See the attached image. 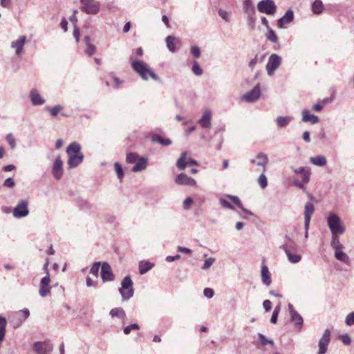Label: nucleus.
I'll return each instance as SVG.
<instances>
[{
  "label": "nucleus",
  "mask_w": 354,
  "mask_h": 354,
  "mask_svg": "<svg viewBox=\"0 0 354 354\" xmlns=\"http://www.w3.org/2000/svg\"><path fill=\"white\" fill-rule=\"evenodd\" d=\"M28 205V203L27 201H19L12 210L13 216L16 218H21L27 216L29 214Z\"/></svg>",
  "instance_id": "nucleus-9"
},
{
  "label": "nucleus",
  "mask_w": 354,
  "mask_h": 354,
  "mask_svg": "<svg viewBox=\"0 0 354 354\" xmlns=\"http://www.w3.org/2000/svg\"><path fill=\"white\" fill-rule=\"evenodd\" d=\"M114 167H115V170L117 173L118 178L120 180L122 179L123 176H124V173H123V170H122L121 165L118 162H116L114 164Z\"/></svg>",
  "instance_id": "nucleus-48"
},
{
  "label": "nucleus",
  "mask_w": 354,
  "mask_h": 354,
  "mask_svg": "<svg viewBox=\"0 0 354 354\" xmlns=\"http://www.w3.org/2000/svg\"><path fill=\"white\" fill-rule=\"evenodd\" d=\"M82 4L81 10L87 15H95L100 10L101 4L95 0H80Z\"/></svg>",
  "instance_id": "nucleus-5"
},
{
  "label": "nucleus",
  "mask_w": 354,
  "mask_h": 354,
  "mask_svg": "<svg viewBox=\"0 0 354 354\" xmlns=\"http://www.w3.org/2000/svg\"><path fill=\"white\" fill-rule=\"evenodd\" d=\"M327 225L332 234H342L345 232V226L339 216L330 212L327 218Z\"/></svg>",
  "instance_id": "nucleus-3"
},
{
  "label": "nucleus",
  "mask_w": 354,
  "mask_h": 354,
  "mask_svg": "<svg viewBox=\"0 0 354 354\" xmlns=\"http://www.w3.org/2000/svg\"><path fill=\"white\" fill-rule=\"evenodd\" d=\"M294 19V12L291 9L286 11L284 15L277 20V26L283 28L286 25L290 24Z\"/></svg>",
  "instance_id": "nucleus-17"
},
{
  "label": "nucleus",
  "mask_w": 354,
  "mask_h": 354,
  "mask_svg": "<svg viewBox=\"0 0 354 354\" xmlns=\"http://www.w3.org/2000/svg\"><path fill=\"white\" fill-rule=\"evenodd\" d=\"M6 140L12 149H14L16 147V141L12 134L7 135Z\"/></svg>",
  "instance_id": "nucleus-57"
},
{
  "label": "nucleus",
  "mask_w": 354,
  "mask_h": 354,
  "mask_svg": "<svg viewBox=\"0 0 354 354\" xmlns=\"http://www.w3.org/2000/svg\"><path fill=\"white\" fill-rule=\"evenodd\" d=\"M101 277L103 281H111L114 280V275L113 274L110 265L104 262L101 268Z\"/></svg>",
  "instance_id": "nucleus-16"
},
{
  "label": "nucleus",
  "mask_w": 354,
  "mask_h": 354,
  "mask_svg": "<svg viewBox=\"0 0 354 354\" xmlns=\"http://www.w3.org/2000/svg\"><path fill=\"white\" fill-rule=\"evenodd\" d=\"M310 174H311V171H310V169L309 167H307L305 170L304 172H303L301 174V180L304 182V183H308L309 181H310Z\"/></svg>",
  "instance_id": "nucleus-46"
},
{
  "label": "nucleus",
  "mask_w": 354,
  "mask_h": 354,
  "mask_svg": "<svg viewBox=\"0 0 354 354\" xmlns=\"http://www.w3.org/2000/svg\"><path fill=\"white\" fill-rule=\"evenodd\" d=\"M215 261H216V259L214 257H209V258L207 259L205 261L203 266L201 267V269L203 270H208L214 264V263Z\"/></svg>",
  "instance_id": "nucleus-44"
},
{
  "label": "nucleus",
  "mask_w": 354,
  "mask_h": 354,
  "mask_svg": "<svg viewBox=\"0 0 354 354\" xmlns=\"http://www.w3.org/2000/svg\"><path fill=\"white\" fill-rule=\"evenodd\" d=\"M311 7L313 12L315 15H319L323 11V3L321 0H315Z\"/></svg>",
  "instance_id": "nucleus-37"
},
{
  "label": "nucleus",
  "mask_w": 354,
  "mask_h": 354,
  "mask_svg": "<svg viewBox=\"0 0 354 354\" xmlns=\"http://www.w3.org/2000/svg\"><path fill=\"white\" fill-rule=\"evenodd\" d=\"M285 252L290 263L295 264L301 260V255L298 252L297 246L293 247L292 244H283L281 247Z\"/></svg>",
  "instance_id": "nucleus-6"
},
{
  "label": "nucleus",
  "mask_w": 354,
  "mask_h": 354,
  "mask_svg": "<svg viewBox=\"0 0 354 354\" xmlns=\"http://www.w3.org/2000/svg\"><path fill=\"white\" fill-rule=\"evenodd\" d=\"M139 329H140V326L138 324H130V325L124 327L123 332L125 335H129V334H130L131 330H138Z\"/></svg>",
  "instance_id": "nucleus-45"
},
{
  "label": "nucleus",
  "mask_w": 354,
  "mask_h": 354,
  "mask_svg": "<svg viewBox=\"0 0 354 354\" xmlns=\"http://www.w3.org/2000/svg\"><path fill=\"white\" fill-rule=\"evenodd\" d=\"M339 234H332L330 246L334 249V252L340 249H343L344 246L339 240Z\"/></svg>",
  "instance_id": "nucleus-34"
},
{
  "label": "nucleus",
  "mask_w": 354,
  "mask_h": 354,
  "mask_svg": "<svg viewBox=\"0 0 354 354\" xmlns=\"http://www.w3.org/2000/svg\"><path fill=\"white\" fill-rule=\"evenodd\" d=\"M288 310L290 315L291 322L295 324L299 330H301L304 324L303 317L294 309V307L291 304H288Z\"/></svg>",
  "instance_id": "nucleus-14"
},
{
  "label": "nucleus",
  "mask_w": 354,
  "mask_h": 354,
  "mask_svg": "<svg viewBox=\"0 0 354 354\" xmlns=\"http://www.w3.org/2000/svg\"><path fill=\"white\" fill-rule=\"evenodd\" d=\"M301 113L304 122H310L312 124H315L319 122V118L314 114L310 113L307 109H304Z\"/></svg>",
  "instance_id": "nucleus-21"
},
{
  "label": "nucleus",
  "mask_w": 354,
  "mask_h": 354,
  "mask_svg": "<svg viewBox=\"0 0 354 354\" xmlns=\"http://www.w3.org/2000/svg\"><path fill=\"white\" fill-rule=\"evenodd\" d=\"M26 41V37L25 35H21L17 39L11 42L10 47L15 50L17 55H19L22 52Z\"/></svg>",
  "instance_id": "nucleus-18"
},
{
  "label": "nucleus",
  "mask_w": 354,
  "mask_h": 354,
  "mask_svg": "<svg viewBox=\"0 0 354 354\" xmlns=\"http://www.w3.org/2000/svg\"><path fill=\"white\" fill-rule=\"evenodd\" d=\"M50 282V278L49 275V272H47V274L44 277L40 282V286H49Z\"/></svg>",
  "instance_id": "nucleus-56"
},
{
  "label": "nucleus",
  "mask_w": 354,
  "mask_h": 354,
  "mask_svg": "<svg viewBox=\"0 0 354 354\" xmlns=\"http://www.w3.org/2000/svg\"><path fill=\"white\" fill-rule=\"evenodd\" d=\"M133 283L129 275L126 276L121 282V287L119 288V292L123 301H128L133 297L134 290L133 288Z\"/></svg>",
  "instance_id": "nucleus-4"
},
{
  "label": "nucleus",
  "mask_w": 354,
  "mask_h": 354,
  "mask_svg": "<svg viewBox=\"0 0 354 354\" xmlns=\"http://www.w3.org/2000/svg\"><path fill=\"white\" fill-rule=\"evenodd\" d=\"M203 294L207 298L211 299L214 297V292L212 288H205L203 290Z\"/></svg>",
  "instance_id": "nucleus-61"
},
{
  "label": "nucleus",
  "mask_w": 354,
  "mask_h": 354,
  "mask_svg": "<svg viewBox=\"0 0 354 354\" xmlns=\"http://www.w3.org/2000/svg\"><path fill=\"white\" fill-rule=\"evenodd\" d=\"M63 165L64 164L60 156H57L55 160L52 168V174L53 177L57 180H60L62 178L64 173Z\"/></svg>",
  "instance_id": "nucleus-13"
},
{
  "label": "nucleus",
  "mask_w": 354,
  "mask_h": 354,
  "mask_svg": "<svg viewBox=\"0 0 354 354\" xmlns=\"http://www.w3.org/2000/svg\"><path fill=\"white\" fill-rule=\"evenodd\" d=\"M153 266L154 264L149 261H141L139 263V272L141 274H144L153 268Z\"/></svg>",
  "instance_id": "nucleus-33"
},
{
  "label": "nucleus",
  "mask_w": 354,
  "mask_h": 354,
  "mask_svg": "<svg viewBox=\"0 0 354 354\" xmlns=\"http://www.w3.org/2000/svg\"><path fill=\"white\" fill-rule=\"evenodd\" d=\"M315 211V207L313 203L308 202L305 205L304 209V223L308 225V223L310 222L311 216Z\"/></svg>",
  "instance_id": "nucleus-27"
},
{
  "label": "nucleus",
  "mask_w": 354,
  "mask_h": 354,
  "mask_svg": "<svg viewBox=\"0 0 354 354\" xmlns=\"http://www.w3.org/2000/svg\"><path fill=\"white\" fill-rule=\"evenodd\" d=\"M258 183L262 189H265L268 186L267 177L263 171L258 178Z\"/></svg>",
  "instance_id": "nucleus-41"
},
{
  "label": "nucleus",
  "mask_w": 354,
  "mask_h": 354,
  "mask_svg": "<svg viewBox=\"0 0 354 354\" xmlns=\"http://www.w3.org/2000/svg\"><path fill=\"white\" fill-rule=\"evenodd\" d=\"M243 12L245 14L246 17L255 15L256 14L254 7L243 8Z\"/></svg>",
  "instance_id": "nucleus-59"
},
{
  "label": "nucleus",
  "mask_w": 354,
  "mask_h": 354,
  "mask_svg": "<svg viewBox=\"0 0 354 354\" xmlns=\"http://www.w3.org/2000/svg\"><path fill=\"white\" fill-rule=\"evenodd\" d=\"M330 330L326 329L318 342L319 350L317 354H326L330 340Z\"/></svg>",
  "instance_id": "nucleus-10"
},
{
  "label": "nucleus",
  "mask_w": 354,
  "mask_h": 354,
  "mask_svg": "<svg viewBox=\"0 0 354 354\" xmlns=\"http://www.w3.org/2000/svg\"><path fill=\"white\" fill-rule=\"evenodd\" d=\"M51 288L50 286H40L39 293L42 297H46L50 292Z\"/></svg>",
  "instance_id": "nucleus-49"
},
{
  "label": "nucleus",
  "mask_w": 354,
  "mask_h": 354,
  "mask_svg": "<svg viewBox=\"0 0 354 354\" xmlns=\"http://www.w3.org/2000/svg\"><path fill=\"white\" fill-rule=\"evenodd\" d=\"M109 315L111 317H119L121 319H124L126 317V313L123 308L118 307L114 308L110 310Z\"/></svg>",
  "instance_id": "nucleus-36"
},
{
  "label": "nucleus",
  "mask_w": 354,
  "mask_h": 354,
  "mask_svg": "<svg viewBox=\"0 0 354 354\" xmlns=\"http://www.w3.org/2000/svg\"><path fill=\"white\" fill-rule=\"evenodd\" d=\"M345 324L349 326L354 324V311L346 315L345 318Z\"/></svg>",
  "instance_id": "nucleus-52"
},
{
  "label": "nucleus",
  "mask_w": 354,
  "mask_h": 354,
  "mask_svg": "<svg viewBox=\"0 0 354 354\" xmlns=\"http://www.w3.org/2000/svg\"><path fill=\"white\" fill-rule=\"evenodd\" d=\"M190 53L193 55V56L196 58H199L201 57V53L198 46L194 45L191 47Z\"/></svg>",
  "instance_id": "nucleus-53"
},
{
  "label": "nucleus",
  "mask_w": 354,
  "mask_h": 354,
  "mask_svg": "<svg viewBox=\"0 0 354 354\" xmlns=\"http://www.w3.org/2000/svg\"><path fill=\"white\" fill-rule=\"evenodd\" d=\"M306 184H307V183H304L302 180H295L292 183V185L295 187H297L303 190H306V187H305Z\"/></svg>",
  "instance_id": "nucleus-62"
},
{
  "label": "nucleus",
  "mask_w": 354,
  "mask_h": 354,
  "mask_svg": "<svg viewBox=\"0 0 354 354\" xmlns=\"http://www.w3.org/2000/svg\"><path fill=\"white\" fill-rule=\"evenodd\" d=\"M131 67L145 81L149 80V76L153 80H158V76L151 70L150 66L144 61L135 59L131 62Z\"/></svg>",
  "instance_id": "nucleus-2"
},
{
  "label": "nucleus",
  "mask_w": 354,
  "mask_h": 354,
  "mask_svg": "<svg viewBox=\"0 0 354 354\" xmlns=\"http://www.w3.org/2000/svg\"><path fill=\"white\" fill-rule=\"evenodd\" d=\"M225 197L230 199L231 201L234 204H235L238 207H239L243 212H245L248 215H250V216L253 215V213L251 211L244 208L241 200L239 199V198L238 196H234V195H230V194H226Z\"/></svg>",
  "instance_id": "nucleus-25"
},
{
  "label": "nucleus",
  "mask_w": 354,
  "mask_h": 354,
  "mask_svg": "<svg viewBox=\"0 0 354 354\" xmlns=\"http://www.w3.org/2000/svg\"><path fill=\"white\" fill-rule=\"evenodd\" d=\"M334 256L337 260L345 263L347 266L351 265V259L347 254L343 252L342 249L334 252Z\"/></svg>",
  "instance_id": "nucleus-23"
},
{
  "label": "nucleus",
  "mask_w": 354,
  "mask_h": 354,
  "mask_svg": "<svg viewBox=\"0 0 354 354\" xmlns=\"http://www.w3.org/2000/svg\"><path fill=\"white\" fill-rule=\"evenodd\" d=\"M261 275L263 283L266 286H269L272 282L271 274L270 273L268 268L266 265H263L261 266Z\"/></svg>",
  "instance_id": "nucleus-24"
},
{
  "label": "nucleus",
  "mask_w": 354,
  "mask_h": 354,
  "mask_svg": "<svg viewBox=\"0 0 354 354\" xmlns=\"http://www.w3.org/2000/svg\"><path fill=\"white\" fill-rule=\"evenodd\" d=\"M53 346L49 342H35L33 344V350L37 354H49L53 351Z\"/></svg>",
  "instance_id": "nucleus-11"
},
{
  "label": "nucleus",
  "mask_w": 354,
  "mask_h": 354,
  "mask_svg": "<svg viewBox=\"0 0 354 354\" xmlns=\"http://www.w3.org/2000/svg\"><path fill=\"white\" fill-rule=\"evenodd\" d=\"M259 343L261 346H266L267 344H270V346L274 345V342L272 339H268L265 335L262 333H258Z\"/></svg>",
  "instance_id": "nucleus-38"
},
{
  "label": "nucleus",
  "mask_w": 354,
  "mask_h": 354,
  "mask_svg": "<svg viewBox=\"0 0 354 354\" xmlns=\"http://www.w3.org/2000/svg\"><path fill=\"white\" fill-rule=\"evenodd\" d=\"M187 156V151H184V152L182 153L181 156L180 157V158H178V160H177L176 167L180 170L185 169V167L187 165V162H186Z\"/></svg>",
  "instance_id": "nucleus-35"
},
{
  "label": "nucleus",
  "mask_w": 354,
  "mask_h": 354,
  "mask_svg": "<svg viewBox=\"0 0 354 354\" xmlns=\"http://www.w3.org/2000/svg\"><path fill=\"white\" fill-rule=\"evenodd\" d=\"M339 339L342 341V342L346 346H348L351 344V338L348 334L342 335L339 337Z\"/></svg>",
  "instance_id": "nucleus-54"
},
{
  "label": "nucleus",
  "mask_w": 354,
  "mask_h": 354,
  "mask_svg": "<svg viewBox=\"0 0 354 354\" xmlns=\"http://www.w3.org/2000/svg\"><path fill=\"white\" fill-rule=\"evenodd\" d=\"M148 158L146 157H140L138 160L135 163L131 170L133 172H139L145 170L147 168Z\"/></svg>",
  "instance_id": "nucleus-22"
},
{
  "label": "nucleus",
  "mask_w": 354,
  "mask_h": 354,
  "mask_svg": "<svg viewBox=\"0 0 354 354\" xmlns=\"http://www.w3.org/2000/svg\"><path fill=\"white\" fill-rule=\"evenodd\" d=\"M257 158L259 161L257 162V165L263 167V172L265 173L266 171V165L268 162V157L264 153H259L257 155Z\"/></svg>",
  "instance_id": "nucleus-29"
},
{
  "label": "nucleus",
  "mask_w": 354,
  "mask_h": 354,
  "mask_svg": "<svg viewBox=\"0 0 354 354\" xmlns=\"http://www.w3.org/2000/svg\"><path fill=\"white\" fill-rule=\"evenodd\" d=\"M266 38L268 40L272 43H277L278 41V37L276 35L275 32L271 28L268 29V32L266 34Z\"/></svg>",
  "instance_id": "nucleus-40"
},
{
  "label": "nucleus",
  "mask_w": 354,
  "mask_h": 354,
  "mask_svg": "<svg viewBox=\"0 0 354 354\" xmlns=\"http://www.w3.org/2000/svg\"><path fill=\"white\" fill-rule=\"evenodd\" d=\"M15 180L12 178H8L3 182V186L6 187L12 188L13 187H15Z\"/></svg>",
  "instance_id": "nucleus-58"
},
{
  "label": "nucleus",
  "mask_w": 354,
  "mask_h": 354,
  "mask_svg": "<svg viewBox=\"0 0 354 354\" xmlns=\"http://www.w3.org/2000/svg\"><path fill=\"white\" fill-rule=\"evenodd\" d=\"M219 203L223 207L232 210L234 209V206L225 198H220Z\"/></svg>",
  "instance_id": "nucleus-47"
},
{
  "label": "nucleus",
  "mask_w": 354,
  "mask_h": 354,
  "mask_svg": "<svg viewBox=\"0 0 354 354\" xmlns=\"http://www.w3.org/2000/svg\"><path fill=\"white\" fill-rule=\"evenodd\" d=\"M140 158L136 153H128L127 154V162L128 163H136Z\"/></svg>",
  "instance_id": "nucleus-42"
},
{
  "label": "nucleus",
  "mask_w": 354,
  "mask_h": 354,
  "mask_svg": "<svg viewBox=\"0 0 354 354\" xmlns=\"http://www.w3.org/2000/svg\"><path fill=\"white\" fill-rule=\"evenodd\" d=\"M310 162L314 165L324 167L326 165L327 160L324 155H319L310 158Z\"/></svg>",
  "instance_id": "nucleus-28"
},
{
  "label": "nucleus",
  "mask_w": 354,
  "mask_h": 354,
  "mask_svg": "<svg viewBox=\"0 0 354 354\" xmlns=\"http://www.w3.org/2000/svg\"><path fill=\"white\" fill-rule=\"evenodd\" d=\"M167 47L171 53L176 51V44L180 41L178 39L172 35H169L165 38Z\"/></svg>",
  "instance_id": "nucleus-26"
},
{
  "label": "nucleus",
  "mask_w": 354,
  "mask_h": 354,
  "mask_svg": "<svg viewBox=\"0 0 354 354\" xmlns=\"http://www.w3.org/2000/svg\"><path fill=\"white\" fill-rule=\"evenodd\" d=\"M292 119L291 116H278L276 118V122L278 127L284 128L290 124Z\"/></svg>",
  "instance_id": "nucleus-30"
},
{
  "label": "nucleus",
  "mask_w": 354,
  "mask_h": 354,
  "mask_svg": "<svg viewBox=\"0 0 354 354\" xmlns=\"http://www.w3.org/2000/svg\"><path fill=\"white\" fill-rule=\"evenodd\" d=\"M192 204H193V199L190 197H187L183 201V207L184 209L188 210L190 209Z\"/></svg>",
  "instance_id": "nucleus-55"
},
{
  "label": "nucleus",
  "mask_w": 354,
  "mask_h": 354,
  "mask_svg": "<svg viewBox=\"0 0 354 354\" xmlns=\"http://www.w3.org/2000/svg\"><path fill=\"white\" fill-rule=\"evenodd\" d=\"M247 18V24L248 27L251 30H254L255 28V23H256V17L255 15L246 17Z\"/></svg>",
  "instance_id": "nucleus-50"
},
{
  "label": "nucleus",
  "mask_w": 354,
  "mask_h": 354,
  "mask_svg": "<svg viewBox=\"0 0 354 354\" xmlns=\"http://www.w3.org/2000/svg\"><path fill=\"white\" fill-rule=\"evenodd\" d=\"M307 167H299L298 168L292 167V170L295 174L301 175L303 172L305 171Z\"/></svg>",
  "instance_id": "nucleus-63"
},
{
  "label": "nucleus",
  "mask_w": 354,
  "mask_h": 354,
  "mask_svg": "<svg viewBox=\"0 0 354 354\" xmlns=\"http://www.w3.org/2000/svg\"><path fill=\"white\" fill-rule=\"evenodd\" d=\"M153 142H158L163 146H169L171 144V140L169 138H164L158 134H153L151 137Z\"/></svg>",
  "instance_id": "nucleus-32"
},
{
  "label": "nucleus",
  "mask_w": 354,
  "mask_h": 354,
  "mask_svg": "<svg viewBox=\"0 0 354 354\" xmlns=\"http://www.w3.org/2000/svg\"><path fill=\"white\" fill-rule=\"evenodd\" d=\"M175 181L178 185H189L191 187L195 186L196 184V181L194 178L188 176L187 175L183 173L178 175L176 177Z\"/></svg>",
  "instance_id": "nucleus-19"
},
{
  "label": "nucleus",
  "mask_w": 354,
  "mask_h": 354,
  "mask_svg": "<svg viewBox=\"0 0 354 354\" xmlns=\"http://www.w3.org/2000/svg\"><path fill=\"white\" fill-rule=\"evenodd\" d=\"M218 15L226 22L231 21V12L226 11L222 8L218 10Z\"/></svg>",
  "instance_id": "nucleus-39"
},
{
  "label": "nucleus",
  "mask_w": 354,
  "mask_h": 354,
  "mask_svg": "<svg viewBox=\"0 0 354 354\" xmlns=\"http://www.w3.org/2000/svg\"><path fill=\"white\" fill-rule=\"evenodd\" d=\"M45 110L49 112L52 118H55L60 111L64 110V106L60 104H56L53 106H46Z\"/></svg>",
  "instance_id": "nucleus-31"
},
{
  "label": "nucleus",
  "mask_w": 354,
  "mask_h": 354,
  "mask_svg": "<svg viewBox=\"0 0 354 354\" xmlns=\"http://www.w3.org/2000/svg\"><path fill=\"white\" fill-rule=\"evenodd\" d=\"M29 97L33 106H41L46 102L39 91L35 88L30 91Z\"/></svg>",
  "instance_id": "nucleus-15"
},
{
  "label": "nucleus",
  "mask_w": 354,
  "mask_h": 354,
  "mask_svg": "<svg viewBox=\"0 0 354 354\" xmlns=\"http://www.w3.org/2000/svg\"><path fill=\"white\" fill-rule=\"evenodd\" d=\"M211 120L212 112L210 110H206L198 120V124L203 128L209 129L212 126Z\"/></svg>",
  "instance_id": "nucleus-20"
},
{
  "label": "nucleus",
  "mask_w": 354,
  "mask_h": 354,
  "mask_svg": "<svg viewBox=\"0 0 354 354\" xmlns=\"http://www.w3.org/2000/svg\"><path fill=\"white\" fill-rule=\"evenodd\" d=\"M192 71L197 76H200L203 74V69L201 68L199 64L196 61L193 62Z\"/></svg>",
  "instance_id": "nucleus-43"
},
{
  "label": "nucleus",
  "mask_w": 354,
  "mask_h": 354,
  "mask_svg": "<svg viewBox=\"0 0 354 354\" xmlns=\"http://www.w3.org/2000/svg\"><path fill=\"white\" fill-rule=\"evenodd\" d=\"M282 63V58L277 54H271L268 57V62L266 66L267 73L269 76H272L275 71L280 66Z\"/></svg>",
  "instance_id": "nucleus-7"
},
{
  "label": "nucleus",
  "mask_w": 354,
  "mask_h": 354,
  "mask_svg": "<svg viewBox=\"0 0 354 354\" xmlns=\"http://www.w3.org/2000/svg\"><path fill=\"white\" fill-rule=\"evenodd\" d=\"M261 94L260 85L257 84L252 90L249 91L241 97V100L248 102H253L259 99Z\"/></svg>",
  "instance_id": "nucleus-12"
},
{
  "label": "nucleus",
  "mask_w": 354,
  "mask_h": 354,
  "mask_svg": "<svg viewBox=\"0 0 354 354\" xmlns=\"http://www.w3.org/2000/svg\"><path fill=\"white\" fill-rule=\"evenodd\" d=\"M95 52V47L91 44H88L87 46H86V53H87V55L91 57L92 56Z\"/></svg>",
  "instance_id": "nucleus-60"
},
{
  "label": "nucleus",
  "mask_w": 354,
  "mask_h": 354,
  "mask_svg": "<svg viewBox=\"0 0 354 354\" xmlns=\"http://www.w3.org/2000/svg\"><path fill=\"white\" fill-rule=\"evenodd\" d=\"M257 9L261 13L272 15L276 12L277 6L273 0H261L257 4Z\"/></svg>",
  "instance_id": "nucleus-8"
},
{
  "label": "nucleus",
  "mask_w": 354,
  "mask_h": 354,
  "mask_svg": "<svg viewBox=\"0 0 354 354\" xmlns=\"http://www.w3.org/2000/svg\"><path fill=\"white\" fill-rule=\"evenodd\" d=\"M100 267V263L95 262L90 270V273L97 277L98 276Z\"/></svg>",
  "instance_id": "nucleus-51"
},
{
  "label": "nucleus",
  "mask_w": 354,
  "mask_h": 354,
  "mask_svg": "<svg viewBox=\"0 0 354 354\" xmlns=\"http://www.w3.org/2000/svg\"><path fill=\"white\" fill-rule=\"evenodd\" d=\"M68 156L67 165L69 169L77 167L84 160V154L81 152V146L76 142H71L66 148Z\"/></svg>",
  "instance_id": "nucleus-1"
},
{
  "label": "nucleus",
  "mask_w": 354,
  "mask_h": 354,
  "mask_svg": "<svg viewBox=\"0 0 354 354\" xmlns=\"http://www.w3.org/2000/svg\"><path fill=\"white\" fill-rule=\"evenodd\" d=\"M263 306L266 312H269L271 310V302L270 300H264L263 302Z\"/></svg>",
  "instance_id": "nucleus-64"
}]
</instances>
